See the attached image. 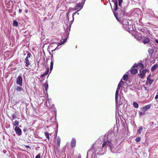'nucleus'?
Returning a JSON list of instances; mask_svg holds the SVG:
<instances>
[{"label": "nucleus", "mask_w": 158, "mask_h": 158, "mask_svg": "<svg viewBox=\"0 0 158 158\" xmlns=\"http://www.w3.org/2000/svg\"><path fill=\"white\" fill-rule=\"evenodd\" d=\"M106 136L107 140L104 141V142L109 141V142L115 143L116 141L115 138V134L113 130H110L109 131L107 135L106 134L105 135V137Z\"/></svg>", "instance_id": "nucleus-1"}, {"label": "nucleus", "mask_w": 158, "mask_h": 158, "mask_svg": "<svg viewBox=\"0 0 158 158\" xmlns=\"http://www.w3.org/2000/svg\"><path fill=\"white\" fill-rule=\"evenodd\" d=\"M114 143L109 142H104L102 144V147L104 148L105 146H106V147H108L110 149L111 152L114 153H117L118 150V148H115L116 146L114 145V146L113 145V143Z\"/></svg>", "instance_id": "nucleus-2"}, {"label": "nucleus", "mask_w": 158, "mask_h": 158, "mask_svg": "<svg viewBox=\"0 0 158 158\" xmlns=\"http://www.w3.org/2000/svg\"><path fill=\"white\" fill-rule=\"evenodd\" d=\"M114 16L117 20L119 21V22H121L122 23V25L123 26V29L127 27V25L129 24V22L128 19H123V21H122V20L123 19H122V18H121L120 19H119L120 18V17L121 16H118V14L116 13L115 12H114Z\"/></svg>", "instance_id": "nucleus-3"}, {"label": "nucleus", "mask_w": 158, "mask_h": 158, "mask_svg": "<svg viewBox=\"0 0 158 158\" xmlns=\"http://www.w3.org/2000/svg\"><path fill=\"white\" fill-rule=\"evenodd\" d=\"M102 148L99 147H96L95 149L94 153H95V154L96 153L97 154L100 153V154L102 155L104 154L106 152V146H105L103 148L102 146Z\"/></svg>", "instance_id": "nucleus-4"}, {"label": "nucleus", "mask_w": 158, "mask_h": 158, "mask_svg": "<svg viewBox=\"0 0 158 158\" xmlns=\"http://www.w3.org/2000/svg\"><path fill=\"white\" fill-rule=\"evenodd\" d=\"M141 69L139 71V73L138 74L139 77L141 78H143L145 75L146 73L148 72V69H144L141 71Z\"/></svg>", "instance_id": "nucleus-5"}, {"label": "nucleus", "mask_w": 158, "mask_h": 158, "mask_svg": "<svg viewBox=\"0 0 158 158\" xmlns=\"http://www.w3.org/2000/svg\"><path fill=\"white\" fill-rule=\"evenodd\" d=\"M16 83L20 86H21L23 85V78L21 76H18L16 80Z\"/></svg>", "instance_id": "nucleus-6"}, {"label": "nucleus", "mask_w": 158, "mask_h": 158, "mask_svg": "<svg viewBox=\"0 0 158 158\" xmlns=\"http://www.w3.org/2000/svg\"><path fill=\"white\" fill-rule=\"evenodd\" d=\"M15 131L19 136H21L22 135V130L19 127H15Z\"/></svg>", "instance_id": "nucleus-7"}, {"label": "nucleus", "mask_w": 158, "mask_h": 158, "mask_svg": "<svg viewBox=\"0 0 158 158\" xmlns=\"http://www.w3.org/2000/svg\"><path fill=\"white\" fill-rule=\"evenodd\" d=\"M120 89L118 88H117L116 91L115 93V102H116V106L117 105L118 100V96L119 95V91Z\"/></svg>", "instance_id": "nucleus-8"}, {"label": "nucleus", "mask_w": 158, "mask_h": 158, "mask_svg": "<svg viewBox=\"0 0 158 158\" xmlns=\"http://www.w3.org/2000/svg\"><path fill=\"white\" fill-rule=\"evenodd\" d=\"M83 5L82 3H78L75 7V10H78V11L80 10L82 8Z\"/></svg>", "instance_id": "nucleus-9"}, {"label": "nucleus", "mask_w": 158, "mask_h": 158, "mask_svg": "<svg viewBox=\"0 0 158 158\" xmlns=\"http://www.w3.org/2000/svg\"><path fill=\"white\" fill-rule=\"evenodd\" d=\"M142 41L144 44H146L149 41V39L147 37H144L141 38Z\"/></svg>", "instance_id": "nucleus-10"}, {"label": "nucleus", "mask_w": 158, "mask_h": 158, "mask_svg": "<svg viewBox=\"0 0 158 158\" xmlns=\"http://www.w3.org/2000/svg\"><path fill=\"white\" fill-rule=\"evenodd\" d=\"M124 30L128 31H130L133 30L132 26L129 24L127 25V27H125L124 29Z\"/></svg>", "instance_id": "nucleus-11"}, {"label": "nucleus", "mask_w": 158, "mask_h": 158, "mask_svg": "<svg viewBox=\"0 0 158 158\" xmlns=\"http://www.w3.org/2000/svg\"><path fill=\"white\" fill-rule=\"evenodd\" d=\"M113 2L114 4L113 10L116 11L118 9V2L117 0H113Z\"/></svg>", "instance_id": "nucleus-12"}, {"label": "nucleus", "mask_w": 158, "mask_h": 158, "mask_svg": "<svg viewBox=\"0 0 158 158\" xmlns=\"http://www.w3.org/2000/svg\"><path fill=\"white\" fill-rule=\"evenodd\" d=\"M76 140L74 138H73L71 143V145L72 147L74 148L76 146Z\"/></svg>", "instance_id": "nucleus-13"}, {"label": "nucleus", "mask_w": 158, "mask_h": 158, "mask_svg": "<svg viewBox=\"0 0 158 158\" xmlns=\"http://www.w3.org/2000/svg\"><path fill=\"white\" fill-rule=\"evenodd\" d=\"M25 63L26 64L25 66L27 68H26V69H28L29 68V65L30 64L29 61V60L28 59H25Z\"/></svg>", "instance_id": "nucleus-14"}, {"label": "nucleus", "mask_w": 158, "mask_h": 158, "mask_svg": "<svg viewBox=\"0 0 158 158\" xmlns=\"http://www.w3.org/2000/svg\"><path fill=\"white\" fill-rule=\"evenodd\" d=\"M138 65L141 68V69L144 68L143 65L142 63H139ZM138 64L136 63H135L133 65L132 68L136 67L138 66Z\"/></svg>", "instance_id": "nucleus-15"}, {"label": "nucleus", "mask_w": 158, "mask_h": 158, "mask_svg": "<svg viewBox=\"0 0 158 158\" xmlns=\"http://www.w3.org/2000/svg\"><path fill=\"white\" fill-rule=\"evenodd\" d=\"M151 105H147L145 106H143L142 107V109L144 112H146V111L150 108Z\"/></svg>", "instance_id": "nucleus-16"}, {"label": "nucleus", "mask_w": 158, "mask_h": 158, "mask_svg": "<svg viewBox=\"0 0 158 158\" xmlns=\"http://www.w3.org/2000/svg\"><path fill=\"white\" fill-rule=\"evenodd\" d=\"M44 86L45 89V91H44V93L47 92L48 87V82L47 81L44 84Z\"/></svg>", "instance_id": "nucleus-17"}, {"label": "nucleus", "mask_w": 158, "mask_h": 158, "mask_svg": "<svg viewBox=\"0 0 158 158\" xmlns=\"http://www.w3.org/2000/svg\"><path fill=\"white\" fill-rule=\"evenodd\" d=\"M53 55H52V60L50 63V73L51 72V71H52L53 69V61L54 60H53Z\"/></svg>", "instance_id": "nucleus-18"}, {"label": "nucleus", "mask_w": 158, "mask_h": 158, "mask_svg": "<svg viewBox=\"0 0 158 158\" xmlns=\"http://www.w3.org/2000/svg\"><path fill=\"white\" fill-rule=\"evenodd\" d=\"M74 19H73V20L71 21L69 23V27H68V30L67 31V32H68V34H69V32L70 31V30L71 25L72 24V23Z\"/></svg>", "instance_id": "nucleus-19"}, {"label": "nucleus", "mask_w": 158, "mask_h": 158, "mask_svg": "<svg viewBox=\"0 0 158 158\" xmlns=\"http://www.w3.org/2000/svg\"><path fill=\"white\" fill-rule=\"evenodd\" d=\"M137 72L138 70L136 69H133L131 70L130 72L132 74H135L137 73Z\"/></svg>", "instance_id": "nucleus-20"}, {"label": "nucleus", "mask_w": 158, "mask_h": 158, "mask_svg": "<svg viewBox=\"0 0 158 158\" xmlns=\"http://www.w3.org/2000/svg\"><path fill=\"white\" fill-rule=\"evenodd\" d=\"M153 82V81L149 79L148 77H147L146 83L151 85Z\"/></svg>", "instance_id": "nucleus-21"}, {"label": "nucleus", "mask_w": 158, "mask_h": 158, "mask_svg": "<svg viewBox=\"0 0 158 158\" xmlns=\"http://www.w3.org/2000/svg\"><path fill=\"white\" fill-rule=\"evenodd\" d=\"M158 67V65L157 64H155L153 65L151 69V70L152 71H153L156 70L157 67Z\"/></svg>", "instance_id": "nucleus-22"}, {"label": "nucleus", "mask_w": 158, "mask_h": 158, "mask_svg": "<svg viewBox=\"0 0 158 158\" xmlns=\"http://www.w3.org/2000/svg\"><path fill=\"white\" fill-rule=\"evenodd\" d=\"M56 140L57 144L59 146L60 143V139L59 137L58 136L57 137Z\"/></svg>", "instance_id": "nucleus-23"}, {"label": "nucleus", "mask_w": 158, "mask_h": 158, "mask_svg": "<svg viewBox=\"0 0 158 158\" xmlns=\"http://www.w3.org/2000/svg\"><path fill=\"white\" fill-rule=\"evenodd\" d=\"M133 106L135 108H138L139 105L136 102H134L133 103Z\"/></svg>", "instance_id": "nucleus-24"}, {"label": "nucleus", "mask_w": 158, "mask_h": 158, "mask_svg": "<svg viewBox=\"0 0 158 158\" xmlns=\"http://www.w3.org/2000/svg\"><path fill=\"white\" fill-rule=\"evenodd\" d=\"M124 81H126L128 79V75L127 74H124L122 78Z\"/></svg>", "instance_id": "nucleus-25"}, {"label": "nucleus", "mask_w": 158, "mask_h": 158, "mask_svg": "<svg viewBox=\"0 0 158 158\" xmlns=\"http://www.w3.org/2000/svg\"><path fill=\"white\" fill-rule=\"evenodd\" d=\"M13 125L14 126L18 127L19 125V122L17 120L15 121L13 123Z\"/></svg>", "instance_id": "nucleus-26"}, {"label": "nucleus", "mask_w": 158, "mask_h": 158, "mask_svg": "<svg viewBox=\"0 0 158 158\" xmlns=\"http://www.w3.org/2000/svg\"><path fill=\"white\" fill-rule=\"evenodd\" d=\"M13 25L14 27H17L18 26L17 21L16 20H14Z\"/></svg>", "instance_id": "nucleus-27"}, {"label": "nucleus", "mask_w": 158, "mask_h": 158, "mask_svg": "<svg viewBox=\"0 0 158 158\" xmlns=\"http://www.w3.org/2000/svg\"><path fill=\"white\" fill-rule=\"evenodd\" d=\"M143 128L142 127L140 126L139 127V129L138 130V132L139 134H140L141 133V131L143 130Z\"/></svg>", "instance_id": "nucleus-28"}, {"label": "nucleus", "mask_w": 158, "mask_h": 158, "mask_svg": "<svg viewBox=\"0 0 158 158\" xmlns=\"http://www.w3.org/2000/svg\"><path fill=\"white\" fill-rule=\"evenodd\" d=\"M49 133L46 132L45 133V135L46 137V138L49 140L50 139V137L49 136Z\"/></svg>", "instance_id": "nucleus-29"}, {"label": "nucleus", "mask_w": 158, "mask_h": 158, "mask_svg": "<svg viewBox=\"0 0 158 158\" xmlns=\"http://www.w3.org/2000/svg\"><path fill=\"white\" fill-rule=\"evenodd\" d=\"M16 90L18 91H23V89L20 86H17L16 88Z\"/></svg>", "instance_id": "nucleus-30"}, {"label": "nucleus", "mask_w": 158, "mask_h": 158, "mask_svg": "<svg viewBox=\"0 0 158 158\" xmlns=\"http://www.w3.org/2000/svg\"><path fill=\"white\" fill-rule=\"evenodd\" d=\"M31 54L29 52H28L27 53V57L26 58H27V59H28L29 58H31Z\"/></svg>", "instance_id": "nucleus-31"}, {"label": "nucleus", "mask_w": 158, "mask_h": 158, "mask_svg": "<svg viewBox=\"0 0 158 158\" xmlns=\"http://www.w3.org/2000/svg\"><path fill=\"white\" fill-rule=\"evenodd\" d=\"M119 6L120 7H121V4L123 2V0H118Z\"/></svg>", "instance_id": "nucleus-32"}, {"label": "nucleus", "mask_w": 158, "mask_h": 158, "mask_svg": "<svg viewBox=\"0 0 158 158\" xmlns=\"http://www.w3.org/2000/svg\"><path fill=\"white\" fill-rule=\"evenodd\" d=\"M140 139L141 138L140 137H137L135 139V141L136 142H139L140 140Z\"/></svg>", "instance_id": "nucleus-33"}, {"label": "nucleus", "mask_w": 158, "mask_h": 158, "mask_svg": "<svg viewBox=\"0 0 158 158\" xmlns=\"http://www.w3.org/2000/svg\"><path fill=\"white\" fill-rule=\"evenodd\" d=\"M12 118L14 120L16 118V115L14 114H13L11 116Z\"/></svg>", "instance_id": "nucleus-34"}, {"label": "nucleus", "mask_w": 158, "mask_h": 158, "mask_svg": "<svg viewBox=\"0 0 158 158\" xmlns=\"http://www.w3.org/2000/svg\"><path fill=\"white\" fill-rule=\"evenodd\" d=\"M145 112H139V115L140 116H141V115H144L145 114Z\"/></svg>", "instance_id": "nucleus-35"}, {"label": "nucleus", "mask_w": 158, "mask_h": 158, "mask_svg": "<svg viewBox=\"0 0 158 158\" xmlns=\"http://www.w3.org/2000/svg\"><path fill=\"white\" fill-rule=\"evenodd\" d=\"M49 72V69L48 68L47 70L44 73V74L46 75L48 74Z\"/></svg>", "instance_id": "nucleus-36"}, {"label": "nucleus", "mask_w": 158, "mask_h": 158, "mask_svg": "<svg viewBox=\"0 0 158 158\" xmlns=\"http://www.w3.org/2000/svg\"><path fill=\"white\" fill-rule=\"evenodd\" d=\"M148 52L149 53L152 54L153 52V51L152 49H149L148 50Z\"/></svg>", "instance_id": "nucleus-37"}, {"label": "nucleus", "mask_w": 158, "mask_h": 158, "mask_svg": "<svg viewBox=\"0 0 158 158\" xmlns=\"http://www.w3.org/2000/svg\"><path fill=\"white\" fill-rule=\"evenodd\" d=\"M35 158H40V154L39 153L35 157Z\"/></svg>", "instance_id": "nucleus-38"}, {"label": "nucleus", "mask_w": 158, "mask_h": 158, "mask_svg": "<svg viewBox=\"0 0 158 158\" xmlns=\"http://www.w3.org/2000/svg\"><path fill=\"white\" fill-rule=\"evenodd\" d=\"M64 43L62 41H61L60 42L58 43L57 47L59 45H62Z\"/></svg>", "instance_id": "nucleus-39"}, {"label": "nucleus", "mask_w": 158, "mask_h": 158, "mask_svg": "<svg viewBox=\"0 0 158 158\" xmlns=\"http://www.w3.org/2000/svg\"><path fill=\"white\" fill-rule=\"evenodd\" d=\"M150 11H151L152 12L153 15H154V12L152 10H150V9H148V10H147V12H146L147 13H148L149 12H150Z\"/></svg>", "instance_id": "nucleus-40"}, {"label": "nucleus", "mask_w": 158, "mask_h": 158, "mask_svg": "<svg viewBox=\"0 0 158 158\" xmlns=\"http://www.w3.org/2000/svg\"><path fill=\"white\" fill-rule=\"evenodd\" d=\"M123 81L122 80H122H121L119 82V84H120V85H123Z\"/></svg>", "instance_id": "nucleus-41"}, {"label": "nucleus", "mask_w": 158, "mask_h": 158, "mask_svg": "<svg viewBox=\"0 0 158 158\" xmlns=\"http://www.w3.org/2000/svg\"><path fill=\"white\" fill-rule=\"evenodd\" d=\"M77 12H74L73 14L72 17H73V19H74V15H75L76 14H77Z\"/></svg>", "instance_id": "nucleus-42"}, {"label": "nucleus", "mask_w": 158, "mask_h": 158, "mask_svg": "<svg viewBox=\"0 0 158 158\" xmlns=\"http://www.w3.org/2000/svg\"><path fill=\"white\" fill-rule=\"evenodd\" d=\"M67 40V38H65L63 40V42L64 43H65L66 41Z\"/></svg>", "instance_id": "nucleus-43"}, {"label": "nucleus", "mask_w": 158, "mask_h": 158, "mask_svg": "<svg viewBox=\"0 0 158 158\" xmlns=\"http://www.w3.org/2000/svg\"><path fill=\"white\" fill-rule=\"evenodd\" d=\"M22 12V10L21 9H19V13H21Z\"/></svg>", "instance_id": "nucleus-44"}, {"label": "nucleus", "mask_w": 158, "mask_h": 158, "mask_svg": "<svg viewBox=\"0 0 158 158\" xmlns=\"http://www.w3.org/2000/svg\"><path fill=\"white\" fill-rule=\"evenodd\" d=\"M121 85H120V84H118L117 88H118L119 89H120V88L121 87Z\"/></svg>", "instance_id": "nucleus-45"}, {"label": "nucleus", "mask_w": 158, "mask_h": 158, "mask_svg": "<svg viewBox=\"0 0 158 158\" xmlns=\"http://www.w3.org/2000/svg\"><path fill=\"white\" fill-rule=\"evenodd\" d=\"M155 99H157L158 98V94H157L156 96L155 97Z\"/></svg>", "instance_id": "nucleus-46"}, {"label": "nucleus", "mask_w": 158, "mask_h": 158, "mask_svg": "<svg viewBox=\"0 0 158 158\" xmlns=\"http://www.w3.org/2000/svg\"><path fill=\"white\" fill-rule=\"evenodd\" d=\"M141 31L142 32H143L144 33L145 32H146V31L143 29H142Z\"/></svg>", "instance_id": "nucleus-47"}, {"label": "nucleus", "mask_w": 158, "mask_h": 158, "mask_svg": "<svg viewBox=\"0 0 158 158\" xmlns=\"http://www.w3.org/2000/svg\"><path fill=\"white\" fill-rule=\"evenodd\" d=\"M45 75L44 74H44H42L41 76V77H44Z\"/></svg>", "instance_id": "nucleus-48"}, {"label": "nucleus", "mask_w": 158, "mask_h": 158, "mask_svg": "<svg viewBox=\"0 0 158 158\" xmlns=\"http://www.w3.org/2000/svg\"><path fill=\"white\" fill-rule=\"evenodd\" d=\"M143 87H144L145 90H147V87H145V86H144Z\"/></svg>", "instance_id": "nucleus-49"}, {"label": "nucleus", "mask_w": 158, "mask_h": 158, "mask_svg": "<svg viewBox=\"0 0 158 158\" xmlns=\"http://www.w3.org/2000/svg\"><path fill=\"white\" fill-rule=\"evenodd\" d=\"M91 150V149H90L89 150L88 152H87V154H88L90 152V151Z\"/></svg>", "instance_id": "nucleus-50"}, {"label": "nucleus", "mask_w": 158, "mask_h": 158, "mask_svg": "<svg viewBox=\"0 0 158 158\" xmlns=\"http://www.w3.org/2000/svg\"><path fill=\"white\" fill-rule=\"evenodd\" d=\"M23 131H24V132H25L26 131H27V129H26V128H24L23 130Z\"/></svg>", "instance_id": "nucleus-51"}, {"label": "nucleus", "mask_w": 158, "mask_h": 158, "mask_svg": "<svg viewBox=\"0 0 158 158\" xmlns=\"http://www.w3.org/2000/svg\"><path fill=\"white\" fill-rule=\"evenodd\" d=\"M57 48V47H56L55 49L54 50H52V52H53V51H55L56 50V49Z\"/></svg>", "instance_id": "nucleus-52"}, {"label": "nucleus", "mask_w": 158, "mask_h": 158, "mask_svg": "<svg viewBox=\"0 0 158 158\" xmlns=\"http://www.w3.org/2000/svg\"><path fill=\"white\" fill-rule=\"evenodd\" d=\"M156 42L157 43H158V39H156Z\"/></svg>", "instance_id": "nucleus-53"}, {"label": "nucleus", "mask_w": 158, "mask_h": 158, "mask_svg": "<svg viewBox=\"0 0 158 158\" xmlns=\"http://www.w3.org/2000/svg\"><path fill=\"white\" fill-rule=\"evenodd\" d=\"M25 12L26 13H27V12H28V10H27V9L26 10H25Z\"/></svg>", "instance_id": "nucleus-54"}, {"label": "nucleus", "mask_w": 158, "mask_h": 158, "mask_svg": "<svg viewBox=\"0 0 158 158\" xmlns=\"http://www.w3.org/2000/svg\"><path fill=\"white\" fill-rule=\"evenodd\" d=\"M57 131H56V134L55 135V136H57Z\"/></svg>", "instance_id": "nucleus-55"}, {"label": "nucleus", "mask_w": 158, "mask_h": 158, "mask_svg": "<svg viewBox=\"0 0 158 158\" xmlns=\"http://www.w3.org/2000/svg\"><path fill=\"white\" fill-rule=\"evenodd\" d=\"M56 127L58 128V124H57V126H56Z\"/></svg>", "instance_id": "nucleus-56"}, {"label": "nucleus", "mask_w": 158, "mask_h": 158, "mask_svg": "<svg viewBox=\"0 0 158 158\" xmlns=\"http://www.w3.org/2000/svg\"><path fill=\"white\" fill-rule=\"evenodd\" d=\"M69 13H68V14H67V15H68V14H69ZM68 16V21H69V17H68V16Z\"/></svg>", "instance_id": "nucleus-57"}, {"label": "nucleus", "mask_w": 158, "mask_h": 158, "mask_svg": "<svg viewBox=\"0 0 158 158\" xmlns=\"http://www.w3.org/2000/svg\"><path fill=\"white\" fill-rule=\"evenodd\" d=\"M77 15H79V13H78L77 12Z\"/></svg>", "instance_id": "nucleus-58"}, {"label": "nucleus", "mask_w": 158, "mask_h": 158, "mask_svg": "<svg viewBox=\"0 0 158 158\" xmlns=\"http://www.w3.org/2000/svg\"><path fill=\"white\" fill-rule=\"evenodd\" d=\"M19 127H21V125H20Z\"/></svg>", "instance_id": "nucleus-59"}, {"label": "nucleus", "mask_w": 158, "mask_h": 158, "mask_svg": "<svg viewBox=\"0 0 158 158\" xmlns=\"http://www.w3.org/2000/svg\"><path fill=\"white\" fill-rule=\"evenodd\" d=\"M27 147H29V148H30L29 146H27Z\"/></svg>", "instance_id": "nucleus-60"}, {"label": "nucleus", "mask_w": 158, "mask_h": 158, "mask_svg": "<svg viewBox=\"0 0 158 158\" xmlns=\"http://www.w3.org/2000/svg\"><path fill=\"white\" fill-rule=\"evenodd\" d=\"M152 16H153V15L152 14Z\"/></svg>", "instance_id": "nucleus-61"}, {"label": "nucleus", "mask_w": 158, "mask_h": 158, "mask_svg": "<svg viewBox=\"0 0 158 158\" xmlns=\"http://www.w3.org/2000/svg\"><path fill=\"white\" fill-rule=\"evenodd\" d=\"M120 104H120V103H119V104L118 105H120Z\"/></svg>", "instance_id": "nucleus-62"}]
</instances>
